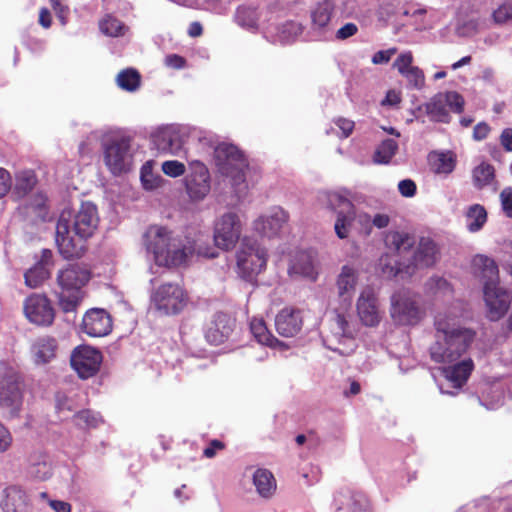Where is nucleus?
<instances>
[{
	"label": "nucleus",
	"instance_id": "obj_10",
	"mask_svg": "<svg viewBox=\"0 0 512 512\" xmlns=\"http://www.w3.org/2000/svg\"><path fill=\"white\" fill-rule=\"evenodd\" d=\"M23 406V389L20 376L13 368L0 374V410L4 416L15 418Z\"/></svg>",
	"mask_w": 512,
	"mask_h": 512
},
{
	"label": "nucleus",
	"instance_id": "obj_8",
	"mask_svg": "<svg viewBox=\"0 0 512 512\" xmlns=\"http://www.w3.org/2000/svg\"><path fill=\"white\" fill-rule=\"evenodd\" d=\"M319 201L337 211V218L334 225L335 233L340 239L347 238L352 221L356 216L354 205L351 202L350 192L347 190L325 191L320 193Z\"/></svg>",
	"mask_w": 512,
	"mask_h": 512
},
{
	"label": "nucleus",
	"instance_id": "obj_15",
	"mask_svg": "<svg viewBox=\"0 0 512 512\" xmlns=\"http://www.w3.org/2000/svg\"><path fill=\"white\" fill-rule=\"evenodd\" d=\"M463 107V97L455 91H449L434 95L425 104V111L432 121L448 123L450 121L449 112L461 113Z\"/></svg>",
	"mask_w": 512,
	"mask_h": 512
},
{
	"label": "nucleus",
	"instance_id": "obj_60",
	"mask_svg": "<svg viewBox=\"0 0 512 512\" xmlns=\"http://www.w3.org/2000/svg\"><path fill=\"white\" fill-rule=\"evenodd\" d=\"M501 206L508 217H512V189L505 188L500 193Z\"/></svg>",
	"mask_w": 512,
	"mask_h": 512
},
{
	"label": "nucleus",
	"instance_id": "obj_46",
	"mask_svg": "<svg viewBox=\"0 0 512 512\" xmlns=\"http://www.w3.org/2000/svg\"><path fill=\"white\" fill-rule=\"evenodd\" d=\"M140 79V74L136 70L128 68L117 75L116 81L121 89L134 92L140 86Z\"/></svg>",
	"mask_w": 512,
	"mask_h": 512
},
{
	"label": "nucleus",
	"instance_id": "obj_13",
	"mask_svg": "<svg viewBox=\"0 0 512 512\" xmlns=\"http://www.w3.org/2000/svg\"><path fill=\"white\" fill-rule=\"evenodd\" d=\"M242 233V222L237 213L229 211L214 223L213 239L216 247L229 251L235 247Z\"/></svg>",
	"mask_w": 512,
	"mask_h": 512
},
{
	"label": "nucleus",
	"instance_id": "obj_47",
	"mask_svg": "<svg viewBox=\"0 0 512 512\" xmlns=\"http://www.w3.org/2000/svg\"><path fill=\"white\" fill-rule=\"evenodd\" d=\"M494 179V167L482 162L473 170V183L477 188L489 185Z\"/></svg>",
	"mask_w": 512,
	"mask_h": 512
},
{
	"label": "nucleus",
	"instance_id": "obj_29",
	"mask_svg": "<svg viewBox=\"0 0 512 512\" xmlns=\"http://www.w3.org/2000/svg\"><path fill=\"white\" fill-rule=\"evenodd\" d=\"M334 12L335 4L333 0L317 2L310 10L312 30L323 34L329 31Z\"/></svg>",
	"mask_w": 512,
	"mask_h": 512
},
{
	"label": "nucleus",
	"instance_id": "obj_6",
	"mask_svg": "<svg viewBox=\"0 0 512 512\" xmlns=\"http://www.w3.org/2000/svg\"><path fill=\"white\" fill-rule=\"evenodd\" d=\"M189 303L187 291L178 283L167 282L153 289L150 308L160 316L180 314Z\"/></svg>",
	"mask_w": 512,
	"mask_h": 512
},
{
	"label": "nucleus",
	"instance_id": "obj_55",
	"mask_svg": "<svg viewBox=\"0 0 512 512\" xmlns=\"http://www.w3.org/2000/svg\"><path fill=\"white\" fill-rule=\"evenodd\" d=\"M493 20L497 24H503L512 19V0H508L493 12Z\"/></svg>",
	"mask_w": 512,
	"mask_h": 512
},
{
	"label": "nucleus",
	"instance_id": "obj_57",
	"mask_svg": "<svg viewBox=\"0 0 512 512\" xmlns=\"http://www.w3.org/2000/svg\"><path fill=\"white\" fill-rule=\"evenodd\" d=\"M50 4L55 11L60 23L65 26L68 22L69 8L66 0H49Z\"/></svg>",
	"mask_w": 512,
	"mask_h": 512
},
{
	"label": "nucleus",
	"instance_id": "obj_31",
	"mask_svg": "<svg viewBox=\"0 0 512 512\" xmlns=\"http://www.w3.org/2000/svg\"><path fill=\"white\" fill-rule=\"evenodd\" d=\"M336 512H368L369 503L364 494L350 490L335 497Z\"/></svg>",
	"mask_w": 512,
	"mask_h": 512
},
{
	"label": "nucleus",
	"instance_id": "obj_20",
	"mask_svg": "<svg viewBox=\"0 0 512 512\" xmlns=\"http://www.w3.org/2000/svg\"><path fill=\"white\" fill-rule=\"evenodd\" d=\"M483 298L487 307L488 318L492 321L501 319L511 304V294L499 284L483 289Z\"/></svg>",
	"mask_w": 512,
	"mask_h": 512
},
{
	"label": "nucleus",
	"instance_id": "obj_2",
	"mask_svg": "<svg viewBox=\"0 0 512 512\" xmlns=\"http://www.w3.org/2000/svg\"><path fill=\"white\" fill-rule=\"evenodd\" d=\"M143 246L147 255L158 266L179 267L186 265L196 254L206 258H215L218 253L213 247H203L199 240L180 239L159 225H152L143 234Z\"/></svg>",
	"mask_w": 512,
	"mask_h": 512
},
{
	"label": "nucleus",
	"instance_id": "obj_9",
	"mask_svg": "<svg viewBox=\"0 0 512 512\" xmlns=\"http://www.w3.org/2000/svg\"><path fill=\"white\" fill-rule=\"evenodd\" d=\"M268 253L265 247L249 239H244L236 253L238 275L252 281L267 265Z\"/></svg>",
	"mask_w": 512,
	"mask_h": 512
},
{
	"label": "nucleus",
	"instance_id": "obj_49",
	"mask_svg": "<svg viewBox=\"0 0 512 512\" xmlns=\"http://www.w3.org/2000/svg\"><path fill=\"white\" fill-rule=\"evenodd\" d=\"M75 422L81 428H97L103 423V418L98 412L82 410L75 415Z\"/></svg>",
	"mask_w": 512,
	"mask_h": 512
},
{
	"label": "nucleus",
	"instance_id": "obj_45",
	"mask_svg": "<svg viewBox=\"0 0 512 512\" xmlns=\"http://www.w3.org/2000/svg\"><path fill=\"white\" fill-rule=\"evenodd\" d=\"M386 245L397 253H402L413 245V239L403 232H390L386 236Z\"/></svg>",
	"mask_w": 512,
	"mask_h": 512
},
{
	"label": "nucleus",
	"instance_id": "obj_26",
	"mask_svg": "<svg viewBox=\"0 0 512 512\" xmlns=\"http://www.w3.org/2000/svg\"><path fill=\"white\" fill-rule=\"evenodd\" d=\"M82 329L92 337L106 336L112 329L110 315L104 309H91L83 317Z\"/></svg>",
	"mask_w": 512,
	"mask_h": 512
},
{
	"label": "nucleus",
	"instance_id": "obj_11",
	"mask_svg": "<svg viewBox=\"0 0 512 512\" xmlns=\"http://www.w3.org/2000/svg\"><path fill=\"white\" fill-rule=\"evenodd\" d=\"M103 160L107 169L115 176L129 172L134 163V149L131 140L120 137L105 143Z\"/></svg>",
	"mask_w": 512,
	"mask_h": 512
},
{
	"label": "nucleus",
	"instance_id": "obj_19",
	"mask_svg": "<svg viewBox=\"0 0 512 512\" xmlns=\"http://www.w3.org/2000/svg\"><path fill=\"white\" fill-rule=\"evenodd\" d=\"M356 310L360 322L366 327H376L382 320L378 297L371 288L361 291L356 302Z\"/></svg>",
	"mask_w": 512,
	"mask_h": 512
},
{
	"label": "nucleus",
	"instance_id": "obj_38",
	"mask_svg": "<svg viewBox=\"0 0 512 512\" xmlns=\"http://www.w3.org/2000/svg\"><path fill=\"white\" fill-rule=\"evenodd\" d=\"M430 164L437 174L451 173L456 164L455 157L451 152H434L429 156Z\"/></svg>",
	"mask_w": 512,
	"mask_h": 512
},
{
	"label": "nucleus",
	"instance_id": "obj_37",
	"mask_svg": "<svg viewBox=\"0 0 512 512\" xmlns=\"http://www.w3.org/2000/svg\"><path fill=\"white\" fill-rule=\"evenodd\" d=\"M155 164L154 160H148L140 169L141 184L146 191L157 190L165 181L161 175L154 172Z\"/></svg>",
	"mask_w": 512,
	"mask_h": 512
},
{
	"label": "nucleus",
	"instance_id": "obj_33",
	"mask_svg": "<svg viewBox=\"0 0 512 512\" xmlns=\"http://www.w3.org/2000/svg\"><path fill=\"white\" fill-rule=\"evenodd\" d=\"M232 325L230 319L224 315H218L206 331V339L214 345L223 343L231 334Z\"/></svg>",
	"mask_w": 512,
	"mask_h": 512
},
{
	"label": "nucleus",
	"instance_id": "obj_27",
	"mask_svg": "<svg viewBox=\"0 0 512 512\" xmlns=\"http://www.w3.org/2000/svg\"><path fill=\"white\" fill-rule=\"evenodd\" d=\"M473 275L482 283L483 289L487 286L499 284V270L495 261L482 254L475 255L471 261Z\"/></svg>",
	"mask_w": 512,
	"mask_h": 512
},
{
	"label": "nucleus",
	"instance_id": "obj_5",
	"mask_svg": "<svg viewBox=\"0 0 512 512\" xmlns=\"http://www.w3.org/2000/svg\"><path fill=\"white\" fill-rule=\"evenodd\" d=\"M215 163L221 175L230 179V184L237 193L243 192L247 160L243 153L233 144L221 143L214 150Z\"/></svg>",
	"mask_w": 512,
	"mask_h": 512
},
{
	"label": "nucleus",
	"instance_id": "obj_28",
	"mask_svg": "<svg viewBox=\"0 0 512 512\" xmlns=\"http://www.w3.org/2000/svg\"><path fill=\"white\" fill-rule=\"evenodd\" d=\"M303 32V26L295 21H285L269 26L265 37L275 44L289 45L294 43Z\"/></svg>",
	"mask_w": 512,
	"mask_h": 512
},
{
	"label": "nucleus",
	"instance_id": "obj_17",
	"mask_svg": "<svg viewBox=\"0 0 512 512\" xmlns=\"http://www.w3.org/2000/svg\"><path fill=\"white\" fill-rule=\"evenodd\" d=\"M26 319L37 326H50L55 318V310L51 301L42 294H31L23 303Z\"/></svg>",
	"mask_w": 512,
	"mask_h": 512
},
{
	"label": "nucleus",
	"instance_id": "obj_54",
	"mask_svg": "<svg viewBox=\"0 0 512 512\" xmlns=\"http://www.w3.org/2000/svg\"><path fill=\"white\" fill-rule=\"evenodd\" d=\"M403 78H405L411 88L421 89L424 87L425 76L418 66H414Z\"/></svg>",
	"mask_w": 512,
	"mask_h": 512
},
{
	"label": "nucleus",
	"instance_id": "obj_43",
	"mask_svg": "<svg viewBox=\"0 0 512 512\" xmlns=\"http://www.w3.org/2000/svg\"><path fill=\"white\" fill-rule=\"evenodd\" d=\"M50 277V269L43 264H35L24 274L25 284L30 288L41 286Z\"/></svg>",
	"mask_w": 512,
	"mask_h": 512
},
{
	"label": "nucleus",
	"instance_id": "obj_22",
	"mask_svg": "<svg viewBox=\"0 0 512 512\" xmlns=\"http://www.w3.org/2000/svg\"><path fill=\"white\" fill-rule=\"evenodd\" d=\"M288 274L294 280L305 279L315 282L319 272L314 255L308 251L297 252L290 260Z\"/></svg>",
	"mask_w": 512,
	"mask_h": 512
},
{
	"label": "nucleus",
	"instance_id": "obj_14",
	"mask_svg": "<svg viewBox=\"0 0 512 512\" xmlns=\"http://www.w3.org/2000/svg\"><path fill=\"white\" fill-rule=\"evenodd\" d=\"M390 315L397 324L412 325L420 320L421 310L415 296L409 290L401 289L391 296Z\"/></svg>",
	"mask_w": 512,
	"mask_h": 512
},
{
	"label": "nucleus",
	"instance_id": "obj_34",
	"mask_svg": "<svg viewBox=\"0 0 512 512\" xmlns=\"http://www.w3.org/2000/svg\"><path fill=\"white\" fill-rule=\"evenodd\" d=\"M253 484L257 493L263 498H270L274 495L277 484L271 471L265 468H258L252 475Z\"/></svg>",
	"mask_w": 512,
	"mask_h": 512
},
{
	"label": "nucleus",
	"instance_id": "obj_52",
	"mask_svg": "<svg viewBox=\"0 0 512 512\" xmlns=\"http://www.w3.org/2000/svg\"><path fill=\"white\" fill-rule=\"evenodd\" d=\"M161 170L170 178H178L185 174L186 165L178 160H166L162 162Z\"/></svg>",
	"mask_w": 512,
	"mask_h": 512
},
{
	"label": "nucleus",
	"instance_id": "obj_58",
	"mask_svg": "<svg viewBox=\"0 0 512 512\" xmlns=\"http://www.w3.org/2000/svg\"><path fill=\"white\" fill-rule=\"evenodd\" d=\"M478 22L475 19H469L462 23H458L456 27V32L460 36H470L477 31Z\"/></svg>",
	"mask_w": 512,
	"mask_h": 512
},
{
	"label": "nucleus",
	"instance_id": "obj_3",
	"mask_svg": "<svg viewBox=\"0 0 512 512\" xmlns=\"http://www.w3.org/2000/svg\"><path fill=\"white\" fill-rule=\"evenodd\" d=\"M98 224V210L91 202H83L77 210L68 205L63 207L55 228V243L63 258L81 257L85 241L94 234Z\"/></svg>",
	"mask_w": 512,
	"mask_h": 512
},
{
	"label": "nucleus",
	"instance_id": "obj_51",
	"mask_svg": "<svg viewBox=\"0 0 512 512\" xmlns=\"http://www.w3.org/2000/svg\"><path fill=\"white\" fill-rule=\"evenodd\" d=\"M413 61L414 57L412 52L409 50L403 51L395 59L393 68H395L403 77L414 67Z\"/></svg>",
	"mask_w": 512,
	"mask_h": 512
},
{
	"label": "nucleus",
	"instance_id": "obj_39",
	"mask_svg": "<svg viewBox=\"0 0 512 512\" xmlns=\"http://www.w3.org/2000/svg\"><path fill=\"white\" fill-rule=\"evenodd\" d=\"M487 221V212L480 204L471 205L466 212V226L472 232L480 231Z\"/></svg>",
	"mask_w": 512,
	"mask_h": 512
},
{
	"label": "nucleus",
	"instance_id": "obj_23",
	"mask_svg": "<svg viewBox=\"0 0 512 512\" xmlns=\"http://www.w3.org/2000/svg\"><path fill=\"white\" fill-rule=\"evenodd\" d=\"M0 509L2 512H31L32 500L26 490L11 485L1 492Z\"/></svg>",
	"mask_w": 512,
	"mask_h": 512
},
{
	"label": "nucleus",
	"instance_id": "obj_21",
	"mask_svg": "<svg viewBox=\"0 0 512 512\" xmlns=\"http://www.w3.org/2000/svg\"><path fill=\"white\" fill-rule=\"evenodd\" d=\"M332 334L338 341V346L328 345L331 350L344 356L350 355L354 351L356 347L354 340V328L350 325L345 315L337 314L334 317L332 323Z\"/></svg>",
	"mask_w": 512,
	"mask_h": 512
},
{
	"label": "nucleus",
	"instance_id": "obj_16",
	"mask_svg": "<svg viewBox=\"0 0 512 512\" xmlns=\"http://www.w3.org/2000/svg\"><path fill=\"white\" fill-rule=\"evenodd\" d=\"M103 357L101 352L89 345L76 347L70 357L73 370L82 379H88L97 374Z\"/></svg>",
	"mask_w": 512,
	"mask_h": 512
},
{
	"label": "nucleus",
	"instance_id": "obj_35",
	"mask_svg": "<svg viewBox=\"0 0 512 512\" xmlns=\"http://www.w3.org/2000/svg\"><path fill=\"white\" fill-rule=\"evenodd\" d=\"M37 178L32 170H21L15 174L14 186L11 187L12 196L17 199L26 197L35 187Z\"/></svg>",
	"mask_w": 512,
	"mask_h": 512
},
{
	"label": "nucleus",
	"instance_id": "obj_63",
	"mask_svg": "<svg viewBox=\"0 0 512 512\" xmlns=\"http://www.w3.org/2000/svg\"><path fill=\"white\" fill-rule=\"evenodd\" d=\"M11 187L12 179L10 173L4 168H0V198L9 192Z\"/></svg>",
	"mask_w": 512,
	"mask_h": 512
},
{
	"label": "nucleus",
	"instance_id": "obj_18",
	"mask_svg": "<svg viewBox=\"0 0 512 512\" xmlns=\"http://www.w3.org/2000/svg\"><path fill=\"white\" fill-rule=\"evenodd\" d=\"M288 219L289 215L282 207L273 206L253 221V229L261 236L273 238L280 233Z\"/></svg>",
	"mask_w": 512,
	"mask_h": 512
},
{
	"label": "nucleus",
	"instance_id": "obj_24",
	"mask_svg": "<svg viewBox=\"0 0 512 512\" xmlns=\"http://www.w3.org/2000/svg\"><path fill=\"white\" fill-rule=\"evenodd\" d=\"M359 272L353 265L342 266L336 279L337 295L344 307H349L356 292Z\"/></svg>",
	"mask_w": 512,
	"mask_h": 512
},
{
	"label": "nucleus",
	"instance_id": "obj_36",
	"mask_svg": "<svg viewBox=\"0 0 512 512\" xmlns=\"http://www.w3.org/2000/svg\"><path fill=\"white\" fill-rule=\"evenodd\" d=\"M250 330L258 343L274 348L284 349L287 346L275 338L267 329L266 324L261 318H253L250 322Z\"/></svg>",
	"mask_w": 512,
	"mask_h": 512
},
{
	"label": "nucleus",
	"instance_id": "obj_4",
	"mask_svg": "<svg viewBox=\"0 0 512 512\" xmlns=\"http://www.w3.org/2000/svg\"><path fill=\"white\" fill-rule=\"evenodd\" d=\"M90 270L83 264H69L59 270L57 283L62 291L59 294V304L64 312H72L81 302V292L90 280Z\"/></svg>",
	"mask_w": 512,
	"mask_h": 512
},
{
	"label": "nucleus",
	"instance_id": "obj_53",
	"mask_svg": "<svg viewBox=\"0 0 512 512\" xmlns=\"http://www.w3.org/2000/svg\"><path fill=\"white\" fill-rule=\"evenodd\" d=\"M405 16H409L412 19V24L417 30H423L427 28V24L424 22L423 17L426 14V10L420 7L412 6L403 11Z\"/></svg>",
	"mask_w": 512,
	"mask_h": 512
},
{
	"label": "nucleus",
	"instance_id": "obj_59",
	"mask_svg": "<svg viewBox=\"0 0 512 512\" xmlns=\"http://www.w3.org/2000/svg\"><path fill=\"white\" fill-rule=\"evenodd\" d=\"M396 52L397 49L395 47L377 51L372 56L371 61L375 65L386 64L391 60V58L396 54Z\"/></svg>",
	"mask_w": 512,
	"mask_h": 512
},
{
	"label": "nucleus",
	"instance_id": "obj_7",
	"mask_svg": "<svg viewBox=\"0 0 512 512\" xmlns=\"http://www.w3.org/2000/svg\"><path fill=\"white\" fill-rule=\"evenodd\" d=\"M190 128L178 124L162 125L154 128L149 135L152 146L161 154L175 157L186 155V143Z\"/></svg>",
	"mask_w": 512,
	"mask_h": 512
},
{
	"label": "nucleus",
	"instance_id": "obj_12",
	"mask_svg": "<svg viewBox=\"0 0 512 512\" xmlns=\"http://www.w3.org/2000/svg\"><path fill=\"white\" fill-rule=\"evenodd\" d=\"M188 174L183 179V185L188 198L192 202L203 201L211 191V176L207 166L200 160H189Z\"/></svg>",
	"mask_w": 512,
	"mask_h": 512
},
{
	"label": "nucleus",
	"instance_id": "obj_41",
	"mask_svg": "<svg viewBox=\"0 0 512 512\" xmlns=\"http://www.w3.org/2000/svg\"><path fill=\"white\" fill-rule=\"evenodd\" d=\"M29 475L39 481H44L52 475V465L48 457L39 456L32 460L28 468Z\"/></svg>",
	"mask_w": 512,
	"mask_h": 512
},
{
	"label": "nucleus",
	"instance_id": "obj_25",
	"mask_svg": "<svg viewBox=\"0 0 512 512\" xmlns=\"http://www.w3.org/2000/svg\"><path fill=\"white\" fill-rule=\"evenodd\" d=\"M303 326L302 310L294 307H285L275 317V327L283 337H295Z\"/></svg>",
	"mask_w": 512,
	"mask_h": 512
},
{
	"label": "nucleus",
	"instance_id": "obj_50",
	"mask_svg": "<svg viewBox=\"0 0 512 512\" xmlns=\"http://www.w3.org/2000/svg\"><path fill=\"white\" fill-rule=\"evenodd\" d=\"M479 402L488 410H495L503 403V393L498 388H491V395L490 392H483Z\"/></svg>",
	"mask_w": 512,
	"mask_h": 512
},
{
	"label": "nucleus",
	"instance_id": "obj_61",
	"mask_svg": "<svg viewBox=\"0 0 512 512\" xmlns=\"http://www.w3.org/2000/svg\"><path fill=\"white\" fill-rule=\"evenodd\" d=\"M358 32V27L354 23H346L341 28H339L335 34L338 40H346L352 36H354Z\"/></svg>",
	"mask_w": 512,
	"mask_h": 512
},
{
	"label": "nucleus",
	"instance_id": "obj_30",
	"mask_svg": "<svg viewBox=\"0 0 512 512\" xmlns=\"http://www.w3.org/2000/svg\"><path fill=\"white\" fill-rule=\"evenodd\" d=\"M57 340L51 336L37 338L31 346V357L36 365H45L56 358Z\"/></svg>",
	"mask_w": 512,
	"mask_h": 512
},
{
	"label": "nucleus",
	"instance_id": "obj_42",
	"mask_svg": "<svg viewBox=\"0 0 512 512\" xmlns=\"http://www.w3.org/2000/svg\"><path fill=\"white\" fill-rule=\"evenodd\" d=\"M397 151L398 143L394 139H386L376 148L373 161L377 164H388Z\"/></svg>",
	"mask_w": 512,
	"mask_h": 512
},
{
	"label": "nucleus",
	"instance_id": "obj_56",
	"mask_svg": "<svg viewBox=\"0 0 512 512\" xmlns=\"http://www.w3.org/2000/svg\"><path fill=\"white\" fill-rule=\"evenodd\" d=\"M46 201L47 197L43 193H36L29 204V208L35 212L37 217L43 220L47 214Z\"/></svg>",
	"mask_w": 512,
	"mask_h": 512
},
{
	"label": "nucleus",
	"instance_id": "obj_64",
	"mask_svg": "<svg viewBox=\"0 0 512 512\" xmlns=\"http://www.w3.org/2000/svg\"><path fill=\"white\" fill-rule=\"evenodd\" d=\"M56 408L59 412L71 411L74 408V402L65 393H57Z\"/></svg>",
	"mask_w": 512,
	"mask_h": 512
},
{
	"label": "nucleus",
	"instance_id": "obj_32",
	"mask_svg": "<svg viewBox=\"0 0 512 512\" xmlns=\"http://www.w3.org/2000/svg\"><path fill=\"white\" fill-rule=\"evenodd\" d=\"M437 259L438 249L434 241L429 238H421L413 255L414 267H431L437 262Z\"/></svg>",
	"mask_w": 512,
	"mask_h": 512
},
{
	"label": "nucleus",
	"instance_id": "obj_44",
	"mask_svg": "<svg viewBox=\"0 0 512 512\" xmlns=\"http://www.w3.org/2000/svg\"><path fill=\"white\" fill-rule=\"evenodd\" d=\"M259 14L250 6H240L235 14V20L243 28L253 30L257 28Z\"/></svg>",
	"mask_w": 512,
	"mask_h": 512
},
{
	"label": "nucleus",
	"instance_id": "obj_62",
	"mask_svg": "<svg viewBox=\"0 0 512 512\" xmlns=\"http://www.w3.org/2000/svg\"><path fill=\"white\" fill-rule=\"evenodd\" d=\"M416 184L411 179H404L398 183V190L404 197H413L416 194Z\"/></svg>",
	"mask_w": 512,
	"mask_h": 512
},
{
	"label": "nucleus",
	"instance_id": "obj_1",
	"mask_svg": "<svg viewBox=\"0 0 512 512\" xmlns=\"http://www.w3.org/2000/svg\"><path fill=\"white\" fill-rule=\"evenodd\" d=\"M458 314L438 313L435 317V342L430 347L431 359L445 366L442 373L453 388L460 389L474 369L471 357L467 355L475 333L457 326Z\"/></svg>",
	"mask_w": 512,
	"mask_h": 512
},
{
	"label": "nucleus",
	"instance_id": "obj_40",
	"mask_svg": "<svg viewBox=\"0 0 512 512\" xmlns=\"http://www.w3.org/2000/svg\"><path fill=\"white\" fill-rule=\"evenodd\" d=\"M100 31L110 37L124 36L128 28L118 18L107 14L99 21Z\"/></svg>",
	"mask_w": 512,
	"mask_h": 512
},
{
	"label": "nucleus",
	"instance_id": "obj_48",
	"mask_svg": "<svg viewBox=\"0 0 512 512\" xmlns=\"http://www.w3.org/2000/svg\"><path fill=\"white\" fill-rule=\"evenodd\" d=\"M428 292L440 297H450L453 294V288L450 283L442 277H431L426 283Z\"/></svg>",
	"mask_w": 512,
	"mask_h": 512
}]
</instances>
